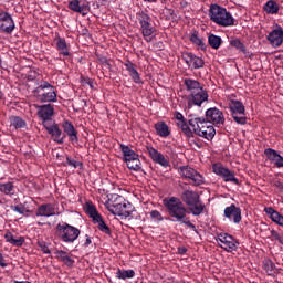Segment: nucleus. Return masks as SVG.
<instances>
[{
  "label": "nucleus",
  "instance_id": "412c9836",
  "mask_svg": "<svg viewBox=\"0 0 283 283\" xmlns=\"http://www.w3.org/2000/svg\"><path fill=\"white\" fill-rule=\"evenodd\" d=\"M270 45H272V48H280V45H282L283 43V29L282 27H279L274 30H272L268 36H266Z\"/></svg>",
  "mask_w": 283,
  "mask_h": 283
},
{
  "label": "nucleus",
  "instance_id": "aec40b11",
  "mask_svg": "<svg viewBox=\"0 0 283 283\" xmlns=\"http://www.w3.org/2000/svg\"><path fill=\"white\" fill-rule=\"evenodd\" d=\"M69 9L82 14V17H87V12H90V2H87V0H71L69 2Z\"/></svg>",
  "mask_w": 283,
  "mask_h": 283
},
{
  "label": "nucleus",
  "instance_id": "c756f323",
  "mask_svg": "<svg viewBox=\"0 0 283 283\" xmlns=\"http://www.w3.org/2000/svg\"><path fill=\"white\" fill-rule=\"evenodd\" d=\"M155 132L157 136H160V138H167L171 134V130H169V126L165 122L156 123Z\"/></svg>",
  "mask_w": 283,
  "mask_h": 283
},
{
  "label": "nucleus",
  "instance_id": "680f3d73",
  "mask_svg": "<svg viewBox=\"0 0 283 283\" xmlns=\"http://www.w3.org/2000/svg\"><path fill=\"white\" fill-rule=\"evenodd\" d=\"M86 237V240L84 242V247H90V244H92V238H90V235H85Z\"/></svg>",
  "mask_w": 283,
  "mask_h": 283
},
{
  "label": "nucleus",
  "instance_id": "864d4df0",
  "mask_svg": "<svg viewBox=\"0 0 283 283\" xmlns=\"http://www.w3.org/2000/svg\"><path fill=\"white\" fill-rule=\"evenodd\" d=\"M92 220H93V223L94 224H98L101 222H103V216H101V213H96V214H93V217H91Z\"/></svg>",
  "mask_w": 283,
  "mask_h": 283
},
{
  "label": "nucleus",
  "instance_id": "338daca9",
  "mask_svg": "<svg viewBox=\"0 0 283 283\" xmlns=\"http://www.w3.org/2000/svg\"><path fill=\"white\" fill-rule=\"evenodd\" d=\"M3 98V93L0 91V101Z\"/></svg>",
  "mask_w": 283,
  "mask_h": 283
},
{
  "label": "nucleus",
  "instance_id": "72a5a7b5",
  "mask_svg": "<svg viewBox=\"0 0 283 283\" xmlns=\"http://www.w3.org/2000/svg\"><path fill=\"white\" fill-rule=\"evenodd\" d=\"M125 202V198L120 195H112L107 202V209L109 213L112 212V209H114L115 205H122Z\"/></svg>",
  "mask_w": 283,
  "mask_h": 283
},
{
  "label": "nucleus",
  "instance_id": "6e6552de",
  "mask_svg": "<svg viewBox=\"0 0 283 283\" xmlns=\"http://www.w3.org/2000/svg\"><path fill=\"white\" fill-rule=\"evenodd\" d=\"M179 174L182 176V178L190 180V185L193 187H200V185H205V176L189 166L180 167Z\"/></svg>",
  "mask_w": 283,
  "mask_h": 283
},
{
  "label": "nucleus",
  "instance_id": "dca6fc26",
  "mask_svg": "<svg viewBox=\"0 0 283 283\" xmlns=\"http://www.w3.org/2000/svg\"><path fill=\"white\" fill-rule=\"evenodd\" d=\"M223 216L230 220V222H234V224H240V222H242V209L237 207L234 203L224 208Z\"/></svg>",
  "mask_w": 283,
  "mask_h": 283
},
{
  "label": "nucleus",
  "instance_id": "de8ad7c7",
  "mask_svg": "<svg viewBox=\"0 0 283 283\" xmlns=\"http://www.w3.org/2000/svg\"><path fill=\"white\" fill-rule=\"evenodd\" d=\"M66 165H69V167H74V169L83 167V163L76 161L75 159H72V157H66Z\"/></svg>",
  "mask_w": 283,
  "mask_h": 283
},
{
  "label": "nucleus",
  "instance_id": "2eb2a0df",
  "mask_svg": "<svg viewBox=\"0 0 283 283\" xmlns=\"http://www.w3.org/2000/svg\"><path fill=\"white\" fill-rule=\"evenodd\" d=\"M17 25L14 24V20L10 13L1 11L0 12V31L4 34H12Z\"/></svg>",
  "mask_w": 283,
  "mask_h": 283
},
{
  "label": "nucleus",
  "instance_id": "5701e85b",
  "mask_svg": "<svg viewBox=\"0 0 283 283\" xmlns=\"http://www.w3.org/2000/svg\"><path fill=\"white\" fill-rule=\"evenodd\" d=\"M63 132L69 136V139L72 142V144L78 143V130L74 128V124H72L70 120H65L62 124Z\"/></svg>",
  "mask_w": 283,
  "mask_h": 283
},
{
  "label": "nucleus",
  "instance_id": "c9c22d12",
  "mask_svg": "<svg viewBox=\"0 0 283 283\" xmlns=\"http://www.w3.org/2000/svg\"><path fill=\"white\" fill-rule=\"evenodd\" d=\"M0 193H4V196H14V184L11 181L0 182Z\"/></svg>",
  "mask_w": 283,
  "mask_h": 283
},
{
  "label": "nucleus",
  "instance_id": "69168bd1",
  "mask_svg": "<svg viewBox=\"0 0 283 283\" xmlns=\"http://www.w3.org/2000/svg\"><path fill=\"white\" fill-rule=\"evenodd\" d=\"M144 1H146L148 3H156V1H158V0H144Z\"/></svg>",
  "mask_w": 283,
  "mask_h": 283
},
{
  "label": "nucleus",
  "instance_id": "9b49d317",
  "mask_svg": "<svg viewBox=\"0 0 283 283\" xmlns=\"http://www.w3.org/2000/svg\"><path fill=\"white\" fill-rule=\"evenodd\" d=\"M188 101V108L191 109L193 105L200 107L202 103L209 101V93L207 90L201 87L199 91H195V93H190L187 97Z\"/></svg>",
  "mask_w": 283,
  "mask_h": 283
},
{
  "label": "nucleus",
  "instance_id": "2f4dec72",
  "mask_svg": "<svg viewBox=\"0 0 283 283\" xmlns=\"http://www.w3.org/2000/svg\"><path fill=\"white\" fill-rule=\"evenodd\" d=\"M263 10L266 14H277L280 12V4L275 0H269L263 6Z\"/></svg>",
  "mask_w": 283,
  "mask_h": 283
},
{
  "label": "nucleus",
  "instance_id": "20e7f679",
  "mask_svg": "<svg viewBox=\"0 0 283 283\" xmlns=\"http://www.w3.org/2000/svg\"><path fill=\"white\" fill-rule=\"evenodd\" d=\"M209 18L210 21L220 25V28H231V25H235V19H233L231 12L219 4H210Z\"/></svg>",
  "mask_w": 283,
  "mask_h": 283
},
{
  "label": "nucleus",
  "instance_id": "473e14b6",
  "mask_svg": "<svg viewBox=\"0 0 283 283\" xmlns=\"http://www.w3.org/2000/svg\"><path fill=\"white\" fill-rule=\"evenodd\" d=\"M135 276L136 272L134 270H122L118 268L115 273V277H117V280H132Z\"/></svg>",
  "mask_w": 283,
  "mask_h": 283
},
{
  "label": "nucleus",
  "instance_id": "7ed1b4c3",
  "mask_svg": "<svg viewBox=\"0 0 283 283\" xmlns=\"http://www.w3.org/2000/svg\"><path fill=\"white\" fill-rule=\"evenodd\" d=\"M136 19L140 25V32L144 38V41L146 43H151L154 39H156V25H154V20L151 19V15L147 13L145 10H139L136 13Z\"/></svg>",
  "mask_w": 283,
  "mask_h": 283
},
{
  "label": "nucleus",
  "instance_id": "4468645a",
  "mask_svg": "<svg viewBox=\"0 0 283 283\" xmlns=\"http://www.w3.org/2000/svg\"><path fill=\"white\" fill-rule=\"evenodd\" d=\"M218 242H221V249L227 251V253H231L232 251H238V247H240V242L233 235L228 233H220L218 234Z\"/></svg>",
  "mask_w": 283,
  "mask_h": 283
},
{
  "label": "nucleus",
  "instance_id": "37998d69",
  "mask_svg": "<svg viewBox=\"0 0 283 283\" xmlns=\"http://www.w3.org/2000/svg\"><path fill=\"white\" fill-rule=\"evenodd\" d=\"M10 209L20 216H25V213H32V210L25 209V205L19 203L17 206H10Z\"/></svg>",
  "mask_w": 283,
  "mask_h": 283
},
{
  "label": "nucleus",
  "instance_id": "ddd939ff",
  "mask_svg": "<svg viewBox=\"0 0 283 283\" xmlns=\"http://www.w3.org/2000/svg\"><path fill=\"white\" fill-rule=\"evenodd\" d=\"M43 127L46 129L48 134L52 136L54 143H57V145H63L65 143L66 136L63 135V130H61L59 124L54 122H45Z\"/></svg>",
  "mask_w": 283,
  "mask_h": 283
},
{
  "label": "nucleus",
  "instance_id": "603ef678",
  "mask_svg": "<svg viewBox=\"0 0 283 283\" xmlns=\"http://www.w3.org/2000/svg\"><path fill=\"white\" fill-rule=\"evenodd\" d=\"M271 238H273V240H276L277 242H280L282 244V235H280V233H277V231L275 230H271Z\"/></svg>",
  "mask_w": 283,
  "mask_h": 283
},
{
  "label": "nucleus",
  "instance_id": "c03bdc74",
  "mask_svg": "<svg viewBox=\"0 0 283 283\" xmlns=\"http://www.w3.org/2000/svg\"><path fill=\"white\" fill-rule=\"evenodd\" d=\"M97 229L106 235H112V229H109V226L105 223V220H102L99 223H97Z\"/></svg>",
  "mask_w": 283,
  "mask_h": 283
},
{
  "label": "nucleus",
  "instance_id": "f704fd0d",
  "mask_svg": "<svg viewBox=\"0 0 283 283\" xmlns=\"http://www.w3.org/2000/svg\"><path fill=\"white\" fill-rule=\"evenodd\" d=\"M208 45H210V48H212V50H220V46L222 45V38H220L219 35H216L213 33L209 34Z\"/></svg>",
  "mask_w": 283,
  "mask_h": 283
},
{
  "label": "nucleus",
  "instance_id": "052dcab7",
  "mask_svg": "<svg viewBox=\"0 0 283 283\" xmlns=\"http://www.w3.org/2000/svg\"><path fill=\"white\" fill-rule=\"evenodd\" d=\"M178 253H179V255H185V253H187V248H185V247L178 248Z\"/></svg>",
  "mask_w": 283,
  "mask_h": 283
},
{
  "label": "nucleus",
  "instance_id": "7c9ffc66",
  "mask_svg": "<svg viewBox=\"0 0 283 283\" xmlns=\"http://www.w3.org/2000/svg\"><path fill=\"white\" fill-rule=\"evenodd\" d=\"M184 85L186 86L187 92H190V94L202 90V85H200V82H198V80L185 78Z\"/></svg>",
  "mask_w": 283,
  "mask_h": 283
},
{
  "label": "nucleus",
  "instance_id": "8fccbe9b",
  "mask_svg": "<svg viewBox=\"0 0 283 283\" xmlns=\"http://www.w3.org/2000/svg\"><path fill=\"white\" fill-rule=\"evenodd\" d=\"M150 218L153 220H157L158 222H163V214L158 210L150 211Z\"/></svg>",
  "mask_w": 283,
  "mask_h": 283
},
{
  "label": "nucleus",
  "instance_id": "774afa93",
  "mask_svg": "<svg viewBox=\"0 0 283 283\" xmlns=\"http://www.w3.org/2000/svg\"><path fill=\"white\" fill-rule=\"evenodd\" d=\"M38 224H39L40 227H42V226H43V223H41V222H38Z\"/></svg>",
  "mask_w": 283,
  "mask_h": 283
},
{
  "label": "nucleus",
  "instance_id": "9d476101",
  "mask_svg": "<svg viewBox=\"0 0 283 283\" xmlns=\"http://www.w3.org/2000/svg\"><path fill=\"white\" fill-rule=\"evenodd\" d=\"M181 59L190 70H202L205 67V60L192 52H181Z\"/></svg>",
  "mask_w": 283,
  "mask_h": 283
},
{
  "label": "nucleus",
  "instance_id": "f8f14e48",
  "mask_svg": "<svg viewBox=\"0 0 283 283\" xmlns=\"http://www.w3.org/2000/svg\"><path fill=\"white\" fill-rule=\"evenodd\" d=\"M205 119L210 123V125H214L216 127H222L224 125V113L220 111L218 107H212L206 111Z\"/></svg>",
  "mask_w": 283,
  "mask_h": 283
},
{
  "label": "nucleus",
  "instance_id": "f257e3e1",
  "mask_svg": "<svg viewBox=\"0 0 283 283\" xmlns=\"http://www.w3.org/2000/svg\"><path fill=\"white\" fill-rule=\"evenodd\" d=\"M163 205L172 222L185 224L188 229L197 231L189 218H187V207H189L192 216H202L205 213V202L200 199V195L195 190H184L178 197H166L163 199ZM187 205V207L185 206Z\"/></svg>",
  "mask_w": 283,
  "mask_h": 283
},
{
  "label": "nucleus",
  "instance_id": "bf43d9fd",
  "mask_svg": "<svg viewBox=\"0 0 283 283\" xmlns=\"http://www.w3.org/2000/svg\"><path fill=\"white\" fill-rule=\"evenodd\" d=\"M101 63L102 65H104V67H111V64H109V61H107V57H102Z\"/></svg>",
  "mask_w": 283,
  "mask_h": 283
},
{
  "label": "nucleus",
  "instance_id": "49530a36",
  "mask_svg": "<svg viewBox=\"0 0 283 283\" xmlns=\"http://www.w3.org/2000/svg\"><path fill=\"white\" fill-rule=\"evenodd\" d=\"M129 76H133L134 74H136L138 71L136 70V64H134V62L127 60L125 63H124Z\"/></svg>",
  "mask_w": 283,
  "mask_h": 283
},
{
  "label": "nucleus",
  "instance_id": "393cba45",
  "mask_svg": "<svg viewBox=\"0 0 283 283\" xmlns=\"http://www.w3.org/2000/svg\"><path fill=\"white\" fill-rule=\"evenodd\" d=\"M54 43L61 56H70V45H67L65 38H61V35H57L54 39Z\"/></svg>",
  "mask_w": 283,
  "mask_h": 283
},
{
  "label": "nucleus",
  "instance_id": "1a4fd4ad",
  "mask_svg": "<svg viewBox=\"0 0 283 283\" xmlns=\"http://www.w3.org/2000/svg\"><path fill=\"white\" fill-rule=\"evenodd\" d=\"M212 171L216 176L222 178L224 182H233V185H240V179L235 177V172L224 167L222 164H213Z\"/></svg>",
  "mask_w": 283,
  "mask_h": 283
},
{
  "label": "nucleus",
  "instance_id": "13d9d810",
  "mask_svg": "<svg viewBox=\"0 0 283 283\" xmlns=\"http://www.w3.org/2000/svg\"><path fill=\"white\" fill-rule=\"evenodd\" d=\"M0 266L2 269H6L8 266V263H6V259L3 258V254L0 252Z\"/></svg>",
  "mask_w": 283,
  "mask_h": 283
},
{
  "label": "nucleus",
  "instance_id": "f03ea898",
  "mask_svg": "<svg viewBox=\"0 0 283 283\" xmlns=\"http://www.w3.org/2000/svg\"><path fill=\"white\" fill-rule=\"evenodd\" d=\"M188 125L192 127V135L206 138V140H213L216 137V128L205 117L198 115H190Z\"/></svg>",
  "mask_w": 283,
  "mask_h": 283
},
{
  "label": "nucleus",
  "instance_id": "4be33fe9",
  "mask_svg": "<svg viewBox=\"0 0 283 283\" xmlns=\"http://www.w3.org/2000/svg\"><path fill=\"white\" fill-rule=\"evenodd\" d=\"M35 216L41 218H52V216H56V206L54 203H43L38 207Z\"/></svg>",
  "mask_w": 283,
  "mask_h": 283
},
{
  "label": "nucleus",
  "instance_id": "6ab92c4d",
  "mask_svg": "<svg viewBox=\"0 0 283 283\" xmlns=\"http://www.w3.org/2000/svg\"><path fill=\"white\" fill-rule=\"evenodd\" d=\"M146 151L149 155V158L153 160V163L160 165V167H169V160L165 158V155H163V153L158 151L153 146H146Z\"/></svg>",
  "mask_w": 283,
  "mask_h": 283
},
{
  "label": "nucleus",
  "instance_id": "ea45409f",
  "mask_svg": "<svg viewBox=\"0 0 283 283\" xmlns=\"http://www.w3.org/2000/svg\"><path fill=\"white\" fill-rule=\"evenodd\" d=\"M25 125V120L19 116H12L10 118V127H13V129H23Z\"/></svg>",
  "mask_w": 283,
  "mask_h": 283
},
{
  "label": "nucleus",
  "instance_id": "0e129e2a",
  "mask_svg": "<svg viewBox=\"0 0 283 283\" xmlns=\"http://www.w3.org/2000/svg\"><path fill=\"white\" fill-rule=\"evenodd\" d=\"M274 185L277 189H283V184L281 181H275Z\"/></svg>",
  "mask_w": 283,
  "mask_h": 283
},
{
  "label": "nucleus",
  "instance_id": "4d7b16f0",
  "mask_svg": "<svg viewBox=\"0 0 283 283\" xmlns=\"http://www.w3.org/2000/svg\"><path fill=\"white\" fill-rule=\"evenodd\" d=\"M175 118L178 120V123L185 120V116L180 112H175Z\"/></svg>",
  "mask_w": 283,
  "mask_h": 283
},
{
  "label": "nucleus",
  "instance_id": "a878e982",
  "mask_svg": "<svg viewBox=\"0 0 283 283\" xmlns=\"http://www.w3.org/2000/svg\"><path fill=\"white\" fill-rule=\"evenodd\" d=\"M4 240L9 244H12V247H21L22 244H25V238L21 235H13L10 230H7L4 233Z\"/></svg>",
  "mask_w": 283,
  "mask_h": 283
},
{
  "label": "nucleus",
  "instance_id": "cd10ccee",
  "mask_svg": "<svg viewBox=\"0 0 283 283\" xmlns=\"http://www.w3.org/2000/svg\"><path fill=\"white\" fill-rule=\"evenodd\" d=\"M189 41L192 45H196L198 50L207 52V43H205V39L198 35V31H195L190 34Z\"/></svg>",
  "mask_w": 283,
  "mask_h": 283
},
{
  "label": "nucleus",
  "instance_id": "5fc2aeb1",
  "mask_svg": "<svg viewBox=\"0 0 283 283\" xmlns=\"http://www.w3.org/2000/svg\"><path fill=\"white\" fill-rule=\"evenodd\" d=\"M36 76H39V73H36V71H30L28 73V81H36Z\"/></svg>",
  "mask_w": 283,
  "mask_h": 283
},
{
  "label": "nucleus",
  "instance_id": "0eeeda50",
  "mask_svg": "<svg viewBox=\"0 0 283 283\" xmlns=\"http://www.w3.org/2000/svg\"><path fill=\"white\" fill-rule=\"evenodd\" d=\"M230 114L237 125H247V109L244 104L238 99H231L229 103Z\"/></svg>",
  "mask_w": 283,
  "mask_h": 283
},
{
  "label": "nucleus",
  "instance_id": "b1692460",
  "mask_svg": "<svg viewBox=\"0 0 283 283\" xmlns=\"http://www.w3.org/2000/svg\"><path fill=\"white\" fill-rule=\"evenodd\" d=\"M264 155L266 156L268 160L274 163L275 167L282 168L283 167V157L277 154V150L273 148H266L264 150Z\"/></svg>",
  "mask_w": 283,
  "mask_h": 283
},
{
  "label": "nucleus",
  "instance_id": "79ce46f5",
  "mask_svg": "<svg viewBox=\"0 0 283 283\" xmlns=\"http://www.w3.org/2000/svg\"><path fill=\"white\" fill-rule=\"evenodd\" d=\"M38 247L42 253L45 255H50L52 253V250H50V247H52V243H48L43 240H38Z\"/></svg>",
  "mask_w": 283,
  "mask_h": 283
},
{
  "label": "nucleus",
  "instance_id": "f3484780",
  "mask_svg": "<svg viewBox=\"0 0 283 283\" xmlns=\"http://www.w3.org/2000/svg\"><path fill=\"white\" fill-rule=\"evenodd\" d=\"M133 211H134V206L132 205V202L126 201L124 199L123 203L115 205V207H113L111 213H113V216H120L122 218H129Z\"/></svg>",
  "mask_w": 283,
  "mask_h": 283
},
{
  "label": "nucleus",
  "instance_id": "e2e57ef3",
  "mask_svg": "<svg viewBox=\"0 0 283 283\" xmlns=\"http://www.w3.org/2000/svg\"><path fill=\"white\" fill-rule=\"evenodd\" d=\"M86 84L88 85V87H91V90H94V81H92V80H87L86 81Z\"/></svg>",
  "mask_w": 283,
  "mask_h": 283
},
{
  "label": "nucleus",
  "instance_id": "e433bc0d",
  "mask_svg": "<svg viewBox=\"0 0 283 283\" xmlns=\"http://www.w3.org/2000/svg\"><path fill=\"white\" fill-rule=\"evenodd\" d=\"M263 269H264L266 275H270L273 277H274V275H277V272H276L277 268H275V263H273V261H271L269 259L263 261Z\"/></svg>",
  "mask_w": 283,
  "mask_h": 283
},
{
  "label": "nucleus",
  "instance_id": "6e6d98bb",
  "mask_svg": "<svg viewBox=\"0 0 283 283\" xmlns=\"http://www.w3.org/2000/svg\"><path fill=\"white\" fill-rule=\"evenodd\" d=\"M66 266H74V259H72L70 255L66 256L65 260L62 261Z\"/></svg>",
  "mask_w": 283,
  "mask_h": 283
},
{
  "label": "nucleus",
  "instance_id": "4c0bfd02",
  "mask_svg": "<svg viewBox=\"0 0 283 283\" xmlns=\"http://www.w3.org/2000/svg\"><path fill=\"white\" fill-rule=\"evenodd\" d=\"M177 126L181 132L187 136V138H193V130L189 128V124H187V119H182L181 122H177Z\"/></svg>",
  "mask_w": 283,
  "mask_h": 283
},
{
  "label": "nucleus",
  "instance_id": "c85d7f7f",
  "mask_svg": "<svg viewBox=\"0 0 283 283\" xmlns=\"http://www.w3.org/2000/svg\"><path fill=\"white\" fill-rule=\"evenodd\" d=\"M264 212L270 217L272 222H275V224L283 227V216L279 211L271 207H266L264 208Z\"/></svg>",
  "mask_w": 283,
  "mask_h": 283
},
{
  "label": "nucleus",
  "instance_id": "bb28decb",
  "mask_svg": "<svg viewBox=\"0 0 283 283\" xmlns=\"http://www.w3.org/2000/svg\"><path fill=\"white\" fill-rule=\"evenodd\" d=\"M119 149L123 153V159L126 165L129 164L132 160L139 158L138 154H136V151H134L132 148H129V146L125 144H120Z\"/></svg>",
  "mask_w": 283,
  "mask_h": 283
},
{
  "label": "nucleus",
  "instance_id": "09e8293b",
  "mask_svg": "<svg viewBox=\"0 0 283 283\" xmlns=\"http://www.w3.org/2000/svg\"><path fill=\"white\" fill-rule=\"evenodd\" d=\"M55 255H56L57 260H60V262L65 261L69 256V254L63 250H56Z\"/></svg>",
  "mask_w": 283,
  "mask_h": 283
},
{
  "label": "nucleus",
  "instance_id": "a19ab883",
  "mask_svg": "<svg viewBox=\"0 0 283 283\" xmlns=\"http://www.w3.org/2000/svg\"><path fill=\"white\" fill-rule=\"evenodd\" d=\"M126 165L132 171H143V163L140 161L139 157L133 159L132 161H128V164Z\"/></svg>",
  "mask_w": 283,
  "mask_h": 283
},
{
  "label": "nucleus",
  "instance_id": "423d86ee",
  "mask_svg": "<svg viewBox=\"0 0 283 283\" xmlns=\"http://www.w3.org/2000/svg\"><path fill=\"white\" fill-rule=\"evenodd\" d=\"M38 94L36 98L40 103H56V87H54L50 82L42 81L40 85L34 90Z\"/></svg>",
  "mask_w": 283,
  "mask_h": 283
},
{
  "label": "nucleus",
  "instance_id": "a211bd4d",
  "mask_svg": "<svg viewBox=\"0 0 283 283\" xmlns=\"http://www.w3.org/2000/svg\"><path fill=\"white\" fill-rule=\"evenodd\" d=\"M38 116L42 120V125L45 123H52V117L54 116V106L52 104H44L36 106Z\"/></svg>",
  "mask_w": 283,
  "mask_h": 283
},
{
  "label": "nucleus",
  "instance_id": "a18cd8bd",
  "mask_svg": "<svg viewBox=\"0 0 283 283\" xmlns=\"http://www.w3.org/2000/svg\"><path fill=\"white\" fill-rule=\"evenodd\" d=\"M85 209H86V213H87V216H90V218H92L98 213L96 206H94V203H92V202H86Z\"/></svg>",
  "mask_w": 283,
  "mask_h": 283
},
{
  "label": "nucleus",
  "instance_id": "3c124183",
  "mask_svg": "<svg viewBox=\"0 0 283 283\" xmlns=\"http://www.w3.org/2000/svg\"><path fill=\"white\" fill-rule=\"evenodd\" d=\"M130 78L136 83L137 85H143V78H140V73H135Z\"/></svg>",
  "mask_w": 283,
  "mask_h": 283
},
{
  "label": "nucleus",
  "instance_id": "58836bf2",
  "mask_svg": "<svg viewBox=\"0 0 283 283\" xmlns=\"http://www.w3.org/2000/svg\"><path fill=\"white\" fill-rule=\"evenodd\" d=\"M230 45L231 48H235L238 52H241L242 54H247V45H244V43L240 41V39L231 38Z\"/></svg>",
  "mask_w": 283,
  "mask_h": 283
},
{
  "label": "nucleus",
  "instance_id": "39448f33",
  "mask_svg": "<svg viewBox=\"0 0 283 283\" xmlns=\"http://www.w3.org/2000/svg\"><path fill=\"white\" fill-rule=\"evenodd\" d=\"M55 231L57 238L65 244L76 242L81 235V230L74 226H70L67 222L57 223Z\"/></svg>",
  "mask_w": 283,
  "mask_h": 283
}]
</instances>
